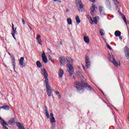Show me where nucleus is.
<instances>
[{
    "label": "nucleus",
    "mask_w": 129,
    "mask_h": 129,
    "mask_svg": "<svg viewBox=\"0 0 129 129\" xmlns=\"http://www.w3.org/2000/svg\"><path fill=\"white\" fill-rule=\"evenodd\" d=\"M41 75L44 77V82L46 87V92L47 93L48 96L50 97L52 94V90L50 85H49V79H48V73L46 71L45 68L41 69Z\"/></svg>",
    "instance_id": "nucleus-1"
},
{
    "label": "nucleus",
    "mask_w": 129,
    "mask_h": 129,
    "mask_svg": "<svg viewBox=\"0 0 129 129\" xmlns=\"http://www.w3.org/2000/svg\"><path fill=\"white\" fill-rule=\"evenodd\" d=\"M110 62H111V63L113 64L115 67H117V68L120 67V61L119 60H118L116 61L113 55L110 56Z\"/></svg>",
    "instance_id": "nucleus-2"
},
{
    "label": "nucleus",
    "mask_w": 129,
    "mask_h": 129,
    "mask_svg": "<svg viewBox=\"0 0 129 129\" xmlns=\"http://www.w3.org/2000/svg\"><path fill=\"white\" fill-rule=\"evenodd\" d=\"M75 85H76V87L78 90H82L84 89V87L86 86L85 83H83V82H82L81 84L79 82H75Z\"/></svg>",
    "instance_id": "nucleus-3"
},
{
    "label": "nucleus",
    "mask_w": 129,
    "mask_h": 129,
    "mask_svg": "<svg viewBox=\"0 0 129 129\" xmlns=\"http://www.w3.org/2000/svg\"><path fill=\"white\" fill-rule=\"evenodd\" d=\"M67 66L69 68L68 72L70 74V76H72L74 72V69L73 68V66L71 64H67Z\"/></svg>",
    "instance_id": "nucleus-4"
},
{
    "label": "nucleus",
    "mask_w": 129,
    "mask_h": 129,
    "mask_svg": "<svg viewBox=\"0 0 129 129\" xmlns=\"http://www.w3.org/2000/svg\"><path fill=\"white\" fill-rule=\"evenodd\" d=\"M9 55L11 56V61L12 63V65L13 66L14 71H16V59H15V56L14 55H11L10 52L8 53Z\"/></svg>",
    "instance_id": "nucleus-5"
},
{
    "label": "nucleus",
    "mask_w": 129,
    "mask_h": 129,
    "mask_svg": "<svg viewBox=\"0 0 129 129\" xmlns=\"http://www.w3.org/2000/svg\"><path fill=\"white\" fill-rule=\"evenodd\" d=\"M0 122L1 123V125H3L4 129H9L7 126L9 125V124L4 120L2 117H0Z\"/></svg>",
    "instance_id": "nucleus-6"
},
{
    "label": "nucleus",
    "mask_w": 129,
    "mask_h": 129,
    "mask_svg": "<svg viewBox=\"0 0 129 129\" xmlns=\"http://www.w3.org/2000/svg\"><path fill=\"white\" fill-rule=\"evenodd\" d=\"M76 4L78 9L79 10H82L83 9V5L81 3V0H76Z\"/></svg>",
    "instance_id": "nucleus-7"
},
{
    "label": "nucleus",
    "mask_w": 129,
    "mask_h": 129,
    "mask_svg": "<svg viewBox=\"0 0 129 129\" xmlns=\"http://www.w3.org/2000/svg\"><path fill=\"white\" fill-rule=\"evenodd\" d=\"M11 34L14 39L16 40V37H15V35H17L18 34V32H17V28L15 29V26L13 23H12V32Z\"/></svg>",
    "instance_id": "nucleus-8"
},
{
    "label": "nucleus",
    "mask_w": 129,
    "mask_h": 129,
    "mask_svg": "<svg viewBox=\"0 0 129 129\" xmlns=\"http://www.w3.org/2000/svg\"><path fill=\"white\" fill-rule=\"evenodd\" d=\"M59 61L60 62V65H62L63 64H65V63L68 61V59L67 58L64 56H61L59 58Z\"/></svg>",
    "instance_id": "nucleus-9"
},
{
    "label": "nucleus",
    "mask_w": 129,
    "mask_h": 129,
    "mask_svg": "<svg viewBox=\"0 0 129 129\" xmlns=\"http://www.w3.org/2000/svg\"><path fill=\"white\" fill-rule=\"evenodd\" d=\"M41 58H42V61L43 62H44V63L48 62V59L47 58V56H46V53H45V51L42 52Z\"/></svg>",
    "instance_id": "nucleus-10"
},
{
    "label": "nucleus",
    "mask_w": 129,
    "mask_h": 129,
    "mask_svg": "<svg viewBox=\"0 0 129 129\" xmlns=\"http://www.w3.org/2000/svg\"><path fill=\"white\" fill-rule=\"evenodd\" d=\"M124 52L125 57L129 60V49L127 46H125L124 48Z\"/></svg>",
    "instance_id": "nucleus-11"
},
{
    "label": "nucleus",
    "mask_w": 129,
    "mask_h": 129,
    "mask_svg": "<svg viewBox=\"0 0 129 129\" xmlns=\"http://www.w3.org/2000/svg\"><path fill=\"white\" fill-rule=\"evenodd\" d=\"M99 11L101 17H103V16L105 15V14L104 13V8H103V7L100 6L99 7Z\"/></svg>",
    "instance_id": "nucleus-12"
},
{
    "label": "nucleus",
    "mask_w": 129,
    "mask_h": 129,
    "mask_svg": "<svg viewBox=\"0 0 129 129\" xmlns=\"http://www.w3.org/2000/svg\"><path fill=\"white\" fill-rule=\"evenodd\" d=\"M50 119L51 123L56 122V120L55 119V117H54V114H53V112H51L50 114Z\"/></svg>",
    "instance_id": "nucleus-13"
},
{
    "label": "nucleus",
    "mask_w": 129,
    "mask_h": 129,
    "mask_svg": "<svg viewBox=\"0 0 129 129\" xmlns=\"http://www.w3.org/2000/svg\"><path fill=\"white\" fill-rule=\"evenodd\" d=\"M63 75H64V70L61 69L58 70V77L59 78H62L63 77Z\"/></svg>",
    "instance_id": "nucleus-14"
},
{
    "label": "nucleus",
    "mask_w": 129,
    "mask_h": 129,
    "mask_svg": "<svg viewBox=\"0 0 129 129\" xmlns=\"http://www.w3.org/2000/svg\"><path fill=\"white\" fill-rule=\"evenodd\" d=\"M95 11V5H94V4L92 5V6L91 7V15L92 16H94V12Z\"/></svg>",
    "instance_id": "nucleus-15"
},
{
    "label": "nucleus",
    "mask_w": 129,
    "mask_h": 129,
    "mask_svg": "<svg viewBox=\"0 0 129 129\" xmlns=\"http://www.w3.org/2000/svg\"><path fill=\"white\" fill-rule=\"evenodd\" d=\"M36 40L38 44H39V45H41V46H42V40H41V35L38 34L36 37Z\"/></svg>",
    "instance_id": "nucleus-16"
},
{
    "label": "nucleus",
    "mask_w": 129,
    "mask_h": 129,
    "mask_svg": "<svg viewBox=\"0 0 129 129\" xmlns=\"http://www.w3.org/2000/svg\"><path fill=\"white\" fill-rule=\"evenodd\" d=\"M9 124L11 125H13V124H15L16 123V121L14 118H11L8 121Z\"/></svg>",
    "instance_id": "nucleus-17"
},
{
    "label": "nucleus",
    "mask_w": 129,
    "mask_h": 129,
    "mask_svg": "<svg viewBox=\"0 0 129 129\" xmlns=\"http://www.w3.org/2000/svg\"><path fill=\"white\" fill-rule=\"evenodd\" d=\"M16 124H17L18 127H19V129H25V127H24V125L21 123H20L19 122H16Z\"/></svg>",
    "instance_id": "nucleus-18"
},
{
    "label": "nucleus",
    "mask_w": 129,
    "mask_h": 129,
    "mask_svg": "<svg viewBox=\"0 0 129 129\" xmlns=\"http://www.w3.org/2000/svg\"><path fill=\"white\" fill-rule=\"evenodd\" d=\"M45 110H44V112L45 113L46 116L47 118H50V115L49 114V111H48L47 106H45Z\"/></svg>",
    "instance_id": "nucleus-19"
},
{
    "label": "nucleus",
    "mask_w": 129,
    "mask_h": 129,
    "mask_svg": "<svg viewBox=\"0 0 129 129\" xmlns=\"http://www.w3.org/2000/svg\"><path fill=\"white\" fill-rule=\"evenodd\" d=\"M105 6L108 9H111V5L110 4V2H109V1H108V0L106 1V2H105Z\"/></svg>",
    "instance_id": "nucleus-20"
},
{
    "label": "nucleus",
    "mask_w": 129,
    "mask_h": 129,
    "mask_svg": "<svg viewBox=\"0 0 129 129\" xmlns=\"http://www.w3.org/2000/svg\"><path fill=\"white\" fill-rule=\"evenodd\" d=\"M25 60V58L24 57H21L20 60H19V64L21 66H22V67H24V66H23L24 64V60Z\"/></svg>",
    "instance_id": "nucleus-21"
},
{
    "label": "nucleus",
    "mask_w": 129,
    "mask_h": 129,
    "mask_svg": "<svg viewBox=\"0 0 129 129\" xmlns=\"http://www.w3.org/2000/svg\"><path fill=\"white\" fill-rule=\"evenodd\" d=\"M114 35L115 37H119L121 35V32L118 30L116 31L114 33Z\"/></svg>",
    "instance_id": "nucleus-22"
},
{
    "label": "nucleus",
    "mask_w": 129,
    "mask_h": 129,
    "mask_svg": "<svg viewBox=\"0 0 129 129\" xmlns=\"http://www.w3.org/2000/svg\"><path fill=\"white\" fill-rule=\"evenodd\" d=\"M84 41L86 43V44H88L89 43V38L88 36H85L84 37Z\"/></svg>",
    "instance_id": "nucleus-23"
},
{
    "label": "nucleus",
    "mask_w": 129,
    "mask_h": 129,
    "mask_svg": "<svg viewBox=\"0 0 129 129\" xmlns=\"http://www.w3.org/2000/svg\"><path fill=\"white\" fill-rule=\"evenodd\" d=\"M93 23H95V24H97V22L99 21V17H96L93 18Z\"/></svg>",
    "instance_id": "nucleus-24"
},
{
    "label": "nucleus",
    "mask_w": 129,
    "mask_h": 129,
    "mask_svg": "<svg viewBox=\"0 0 129 129\" xmlns=\"http://www.w3.org/2000/svg\"><path fill=\"white\" fill-rule=\"evenodd\" d=\"M87 17L88 20H89L90 24H91L92 25L93 24V20H92V18L90 17L89 15H87Z\"/></svg>",
    "instance_id": "nucleus-25"
},
{
    "label": "nucleus",
    "mask_w": 129,
    "mask_h": 129,
    "mask_svg": "<svg viewBox=\"0 0 129 129\" xmlns=\"http://www.w3.org/2000/svg\"><path fill=\"white\" fill-rule=\"evenodd\" d=\"M122 18L123 19L124 23H125L126 26L127 28V22H126V18H125V16L124 15L122 16Z\"/></svg>",
    "instance_id": "nucleus-26"
},
{
    "label": "nucleus",
    "mask_w": 129,
    "mask_h": 129,
    "mask_svg": "<svg viewBox=\"0 0 129 129\" xmlns=\"http://www.w3.org/2000/svg\"><path fill=\"white\" fill-rule=\"evenodd\" d=\"M76 21L77 24H80V23H81V21L80 20V18H79V16H77L76 17Z\"/></svg>",
    "instance_id": "nucleus-27"
},
{
    "label": "nucleus",
    "mask_w": 129,
    "mask_h": 129,
    "mask_svg": "<svg viewBox=\"0 0 129 129\" xmlns=\"http://www.w3.org/2000/svg\"><path fill=\"white\" fill-rule=\"evenodd\" d=\"M36 65L38 68H41V67H42V64H41V62H40V61H37L36 62Z\"/></svg>",
    "instance_id": "nucleus-28"
},
{
    "label": "nucleus",
    "mask_w": 129,
    "mask_h": 129,
    "mask_svg": "<svg viewBox=\"0 0 129 129\" xmlns=\"http://www.w3.org/2000/svg\"><path fill=\"white\" fill-rule=\"evenodd\" d=\"M67 61L69 63L67 64H71V65H72V63H73L74 60L72 58H69Z\"/></svg>",
    "instance_id": "nucleus-29"
},
{
    "label": "nucleus",
    "mask_w": 129,
    "mask_h": 129,
    "mask_svg": "<svg viewBox=\"0 0 129 129\" xmlns=\"http://www.w3.org/2000/svg\"><path fill=\"white\" fill-rule=\"evenodd\" d=\"M67 23L68 25H72V20H71V18H68L67 19Z\"/></svg>",
    "instance_id": "nucleus-30"
},
{
    "label": "nucleus",
    "mask_w": 129,
    "mask_h": 129,
    "mask_svg": "<svg viewBox=\"0 0 129 129\" xmlns=\"http://www.w3.org/2000/svg\"><path fill=\"white\" fill-rule=\"evenodd\" d=\"M85 63H90V60L89 59V57L88 56H86L85 58Z\"/></svg>",
    "instance_id": "nucleus-31"
},
{
    "label": "nucleus",
    "mask_w": 129,
    "mask_h": 129,
    "mask_svg": "<svg viewBox=\"0 0 129 129\" xmlns=\"http://www.w3.org/2000/svg\"><path fill=\"white\" fill-rule=\"evenodd\" d=\"M100 34L101 36H104V30H103V29H100Z\"/></svg>",
    "instance_id": "nucleus-32"
},
{
    "label": "nucleus",
    "mask_w": 129,
    "mask_h": 129,
    "mask_svg": "<svg viewBox=\"0 0 129 129\" xmlns=\"http://www.w3.org/2000/svg\"><path fill=\"white\" fill-rule=\"evenodd\" d=\"M114 1L115 3V9L117 10V8H118L117 5H118V2H117V0H114ZM117 3V5H116V3Z\"/></svg>",
    "instance_id": "nucleus-33"
},
{
    "label": "nucleus",
    "mask_w": 129,
    "mask_h": 129,
    "mask_svg": "<svg viewBox=\"0 0 129 129\" xmlns=\"http://www.w3.org/2000/svg\"><path fill=\"white\" fill-rule=\"evenodd\" d=\"M4 109L5 110H9V109H10V106L9 105L4 106Z\"/></svg>",
    "instance_id": "nucleus-34"
},
{
    "label": "nucleus",
    "mask_w": 129,
    "mask_h": 129,
    "mask_svg": "<svg viewBox=\"0 0 129 129\" xmlns=\"http://www.w3.org/2000/svg\"><path fill=\"white\" fill-rule=\"evenodd\" d=\"M86 67L87 68H90V62L86 63Z\"/></svg>",
    "instance_id": "nucleus-35"
},
{
    "label": "nucleus",
    "mask_w": 129,
    "mask_h": 129,
    "mask_svg": "<svg viewBox=\"0 0 129 129\" xmlns=\"http://www.w3.org/2000/svg\"><path fill=\"white\" fill-rule=\"evenodd\" d=\"M107 48H108V49H109V50H112V48H111L110 46H109V45L107 44L106 45Z\"/></svg>",
    "instance_id": "nucleus-36"
},
{
    "label": "nucleus",
    "mask_w": 129,
    "mask_h": 129,
    "mask_svg": "<svg viewBox=\"0 0 129 129\" xmlns=\"http://www.w3.org/2000/svg\"><path fill=\"white\" fill-rule=\"evenodd\" d=\"M22 22L23 25H26V22H25V20H24V19H22Z\"/></svg>",
    "instance_id": "nucleus-37"
},
{
    "label": "nucleus",
    "mask_w": 129,
    "mask_h": 129,
    "mask_svg": "<svg viewBox=\"0 0 129 129\" xmlns=\"http://www.w3.org/2000/svg\"><path fill=\"white\" fill-rule=\"evenodd\" d=\"M56 128V125H55V124H52V128Z\"/></svg>",
    "instance_id": "nucleus-38"
},
{
    "label": "nucleus",
    "mask_w": 129,
    "mask_h": 129,
    "mask_svg": "<svg viewBox=\"0 0 129 129\" xmlns=\"http://www.w3.org/2000/svg\"><path fill=\"white\" fill-rule=\"evenodd\" d=\"M87 87H88V88H89V89L91 90V87L90 86H87Z\"/></svg>",
    "instance_id": "nucleus-39"
},
{
    "label": "nucleus",
    "mask_w": 129,
    "mask_h": 129,
    "mask_svg": "<svg viewBox=\"0 0 129 129\" xmlns=\"http://www.w3.org/2000/svg\"><path fill=\"white\" fill-rule=\"evenodd\" d=\"M55 94L59 95V91H55Z\"/></svg>",
    "instance_id": "nucleus-40"
},
{
    "label": "nucleus",
    "mask_w": 129,
    "mask_h": 129,
    "mask_svg": "<svg viewBox=\"0 0 129 129\" xmlns=\"http://www.w3.org/2000/svg\"><path fill=\"white\" fill-rule=\"evenodd\" d=\"M28 27H29V29H30L31 31H32V30H33L32 27H31V26L29 25H28Z\"/></svg>",
    "instance_id": "nucleus-41"
},
{
    "label": "nucleus",
    "mask_w": 129,
    "mask_h": 129,
    "mask_svg": "<svg viewBox=\"0 0 129 129\" xmlns=\"http://www.w3.org/2000/svg\"><path fill=\"white\" fill-rule=\"evenodd\" d=\"M82 67H83L84 71H85V67H84V66L82 65Z\"/></svg>",
    "instance_id": "nucleus-42"
},
{
    "label": "nucleus",
    "mask_w": 129,
    "mask_h": 129,
    "mask_svg": "<svg viewBox=\"0 0 129 129\" xmlns=\"http://www.w3.org/2000/svg\"><path fill=\"white\" fill-rule=\"evenodd\" d=\"M57 97H58V98H61V95H59V94L58 95H57Z\"/></svg>",
    "instance_id": "nucleus-43"
},
{
    "label": "nucleus",
    "mask_w": 129,
    "mask_h": 129,
    "mask_svg": "<svg viewBox=\"0 0 129 129\" xmlns=\"http://www.w3.org/2000/svg\"><path fill=\"white\" fill-rule=\"evenodd\" d=\"M118 37H119V39H120V40H122V37H121V36H118Z\"/></svg>",
    "instance_id": "nucleus-44"
},
{
    "label": "nucleus",
    "mask_w": 129,
    "mask_h": 129,
    "mask_svg": "<svg viewBox=\"0 0 129 129\" xmlns=\"http://www.w3.org/2000/svg\"><path fill=\"white\" fill-rule=\"evenodd\" d=\"M92 3H95V0H90Z\"/></svg>",
    "instance_id": "nucleus-45"
},
{
    "label": "nucleus",
    "mask_w": 129,
    "mask_h": 129,
    "mask_svg": "<svg viewBox=\"0 0 129 129\" xmlns=\"http://www.w3.org/2000/svg\"><path fill=\"white\" fill-rule=\"evenodd\" d=\"M48 59H49V60L50 61H52V59L50 58V55H49V58H48Z\"/></svg>",
    "instance_id": "nucleus-46"
},
{
    "label": "nucleus",
    "mask_w": 129,
    "mask_h": 129,
    "mask_svg": "<svg viewBox=\"0 0 129 129\" xmlns=\"http://www.w3.org/2000/svg\"><path fill=\"white\" fill-rule=\"evenodd\" d=\"M48 50L50 51V52H51V53H52V51L50 49H48Z\"/></svg>",
    "instance_id": "nucleus-47"
},
{
    "label": "nucleus",
    "mask_w": 129,
    "mask_h": 129,
    "mask_svg": "<svg viewBox=\"0 0 129 129\" xmlns=\"http://www.w3.org/2000/svg\"><path fill=\"white\" fill-rule=\"evenodd\" d=\"M51 62H52V63H54V61H53L52 60H50Z\"/></svg>",
    "instance_id": "nucleus-48"
},
{
    "label": "nucleus",
    "mask_w": 129,
    "mask_h": 129,
    "mask_svg": "<svg viewBox=\"0 0 129 129\" xmlns=\"http://www.w3.org/2000/svg\"><path fill=\"white\" fill-rule=\"evenodd\" d=\"M1 108H4V106L1 107Z\"/></svg>",
    "instance_id": "nucleus-49"
},
{
    "label": "nucleus",
    "mask_w": 129,
    "mask_h": 129,
    "mask_svg": "<svg viewBox=\"0 0 129 129\" xmlns=\"http://www.w3.org/2000/svg\"><path fill=\"white\" fill-rule=\"evenodd\" d=\"M58 0H53L54 2H57Z\"/></svg>",
    "instance_id": "nucleus-50"
},
{
    "label": "nucleus",
    "mask_w": 129,
    "mask_h": 129,
    "mask_svg": "<svg viewBox=\"0 0 129 129\" xmlns=\"http://www.w3.org/2000/svg\"><path fill=\"white\" fill-rule=\"evenodd\" d=\"M73 78H74V79H75V76H73Z\"/></svg>",
    "instance_id": "nucleus-51"
},
{
    "label": "nucleus",
    "mask_w": 129,
    "mask_h": 129,
    "mask_svg": "<svg viewBox=\"0 0 129 129\" xmlns=\"http://www.w3.org/2000/svg\"><path fill=\"white\" fill-rule=\"evenodd\" d=\"M80 74H81V73H79V75H80Z\"/></svg>",
    "instance_id": "nucleus-52"
},
{
    "label": "nucleus",
    "mask_w": 129,
    "mask_h": 129,
    "mask_svg": "<svg viewBox=\"0 0 129 129\" xmlns=\"http://www.w3.org/2000/svg\"><path fill=\"white\" fill-rule=\"evenodd\" d=\"M60 44L62 45V43H60Z\"/></svg>",
    "instance_id": "nucleus-53"
},
{
    "label": "nucleus",
    "mask_w": 129,
    "mask_h": 129,
    "mask_svg": "<svg viewBox=\"0 0 129 129\" xmlns=\"http://www.w3.org/2000/svg\"><path fill=\"white\" fill-rule=\"evenodd\" d=\"M5 67H7V66H6V65H5Z\"/></svg>",
    "instance_id": "nucleus-54"
},
{
    "label": "nucleus",
    "mask_w": 129,
    "mask_h": 129,
    "mask_svg": "<svg viewBox=\"0 0 129 129\" xmlns=\"http://www.w3.org/2000/svg\"><path fill=\"white\" fill-rule=\"evenodd\" d=\"M19 45H20V43H19Z\"/></svg>",
    "instance_id": "nucleus-55"
},
{
    "label": "nucleus",
    "mask_w": 129,
    "mask_h": 129,
    "mask_svg": "<svg viewBox=\"0 0 129 129\" xmlns=\"http://www.w3.org/2000/svg\"><path fill=\"white\" fill-rule=\"evenodd\" d=\"M0 110H1V109H0Z\"/></svg>",
    "instance_id": "nucleus-56"
}]
</instances>
